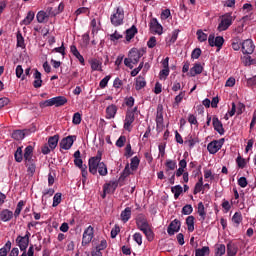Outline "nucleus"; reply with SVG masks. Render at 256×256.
Returning <instances> with one entry per match:
<instances>
[{
    "label": "nucleus",
    "instance_id": "1",
    "mask_svg": "<svg viewBox=\"0 0 256 256\" xmlns=\"http://www.w3.org/2000/svg\"><path fill=\"white\" fill-rule=\"evenodd\" d=\"M67 103V98L65 96H56L50 98L48 100L42 101L39 103V107L41 109H45V107H63Z\"/></svg>",
    "mask_w": 256,
    "mask_h": 256
},
{
    "label": "nucleus",
    "instance_id": "2",
    "mask_svg": "<svg viewBox=\"0 0 256 256\" xmlns=\"http://www.w3.org/2000/svg\"><path fill=\"white\" fill-rule=\"evenodd\" d=\"M124 20L125 10L121 6H118L116 11L110 16V22L114 27H120V25H123Z\"/></svg>",
    "mask_w": 256,
    "mask_h": 256
},
{
    "label": "nucleus",
    "instance_id": "3",
    "mask_svg": "<svg viewBox=\"0 0 256 256\" xmlns=\"http://www.w3.org/2000/svg\"><path fill=\"white\" fill-rule=\"evenodd\" d=\"M101 159H103V151L98 150L97 155L91 157L88 161L89 172L92 175H97L98 166L101 165Z\"/></svg>",
    "mask_w": 256,
    "mask_h": 256
},
{
    "label": "nucleus",
    "instance_id": "4",
    "mask_svg": "<svg viewBox=\"0 0 256 256\" xmlns=\"http://www.w3.org/2000/svg\"><path fill=\"white\" fill-rule=\"evenodd\" d=\"M233 25V16L230 13H226L222 16L221 21L218 25V31H227L228 27Z\"/></svg>",
    "mask_w": 256,
    "mask_h": 256
},
{
    "label": "nucleus",
    "instance_id": "5",
    "mask_svg": "<svg viewBox=\"0 0 256 256\" xmlns=\"http://www.w3.org/2000/svg\"><path fill=\"white\" fill-rule=\"evenodd\" d=\"M143 55H145V49L132 48L129 51L128 57L131 59L133 65H137Z\"/></svg>",
    "mask_w": 256,
    "mask_h": 256
},
{
    "label": "nucleus",
    "instance_id": "6",
    "mask_svg": "<svg viewBox=\"0 0 256 256\" xmlns=\"http://www.w3.org/2000/svg\"><path fill=\"white\" fill-rule=\"evenodd\" d=\"M225 143V138H221L219 140H213L207 146L208 152L211 155H215L218 151H220L221 147H223Z\"/></svg>",
    "mask_w": 256,
    "mask_h": 256
},
{
    "label": "nucleus",
    "instance_id": "7",
    "mask_svg": "<svg viewBox=\"0 0 256 256\" xmlns=\"http://www.w3.org/2000/svg\"><path fill=\"white\" fill-rule=\"evenodd\" d=\"M208 43L210 47H217L218 51H221L223 43H225V39L223 38V36H217L215 38V34H210L208 37Z\"/></svg>",
    "mask_w": 256,
    "mask_h": 256
},
{
    "label": "nucleus",
    "instance_id": "8",
    "mask_svg": "<svg viewBox=\"0 0 256 256\" xmlns=\"http://www.w3.org/2000/svg\"><path fill=\"white\" fill-rule=\"evenodd\" d=\"M94 234V228L93 226H88L83 233L82 236V246L85 247V245H89L91 241H93Z\"/></svg>",
    "mask_w": 256,
    "mask_h": 256
},
{
    "label": "nucleus",
    "instance_id": "9",
    "mask_svg": "<svg viewBox=\"0 0 256 256\" xmlns=\"http://www.w3.org/2000/svg\"><path fill=\"white\" fill-rule=\"evenodd\" d=\"M163 105L159 104L157 106L156 112V129L157 131H163L165 124H163Z\"/></svg>",
    "mask_w": 256,
    "mask_h": 256
},
{
    "label": "nucleus",
    "instance_id": "10",
    "mask_svg": "<svg viewBox=\"0 0 256 256\" xmlns=\"http://www.w3.org/2000/svg\"><path fill=\"white\" fill-rule=\"evenodd\" d=\"M253 51H255V44L253 43V40H244L242 42V53L244 55H252Z\"/></svg>",
    "mask_w": 256,
    "mask_h": 256
},
{
    "label": "nucleus",
    "instance_id": "11",
    "mask_svg": "<svg viewBox=\"0 0 256 256\" xmlns=\"http://www.w3.org/2000/svg\"><path fill=\"white\" fill-rule=\"evenodd\" d=\"M136 225L140 231H144L145 229L151 227L149 221H147V217H145L143 214H139L136 217Z\"/></svg>",
    "mask_w": 256,
    "mask_h": 256
},
{
    "label": "nucleus",
    "instance_id": "12",
    "mask_svg": "<svg viewBox=\"0 0 256 256\" xmlns=\"http://www.w3.org/2000/svg\"><path fill=\"white\" fill-rule=\"evenodd\" d=\"M75 139H77L76 136H68L63 138L60 142V148L64 149L65 151H68V149L73 147V143H75Z\"/></svg>",
    "mask_w": 256,
    "mask_h": 256
},
{
    "label": "nucleus",
    "instance_id": "13",
    "mask_svg": "<svg viewBox=\"0 0 256 256\" xmlns=\"http://www.w3.org/2000/svg\"><path fill=\"white\" fill-rule=\"evenodd\" d=\"M180 229H181V221H179L178 219H175L169 224L167 228V233L170 236L175 235V233H179Z\"/></svg>",
    "mask_w": 256,
    "mask_h": 256
},
{
    "label": "nucleus",
    "instance_id": "14",
    "mask_svg": "<svg viewBox=\"0 0 256 256\" xmlns=\"http://www.w3.org/2000/svg\"><path fill=\"white\" fill-rule=\"evenodd\" d=\"M150 31H151V33H155L156 35L163 34V26H161V24H159V21H157V18H153L150 21Z\"/></svg>",
    "mask_w": 256,
    "mask_h": 256
},
{
    "label": "nucleus",
    "instance_id": "15",
    "mask_svg": "<svg viewBox=\"0 0 256 256\" xmlns=\"http://www.w3.org/2000/svg\"><path fill=\"white\" fill-rule=\"evenodd\" d=\"M135 122V114L133 112H126L124 120V129L125 131H131V125Z\"/></svg>",
    "mask_w": 256,
    "mask_h": 256
},
{
    "label": "nucleus",
    "instance_id": "16",
    "mask_svg": "<svg viewBox=\"0 0 256 256\" xmlns=\"http://www.w3.org/2000/svg\"><path fill=\"white\" fill-rule=\"evenodd\" d=\"M212 125L214 127V130H216L219 135H225V128H223V122H221L217 116L213 117Z\"/></svg>",
    "mask_w": 256,
    "mask_h": 256
},
{
    "label": "nucleus",
    "instance_id": "17",
    "mask_svg": "<svg viewBox=\"0 0 256 256\" xmlns=\"http://www.w3.org/2000/svg\"><path fill=\"white\" fill-rule=\"evenodd\" d=\"M14 214L13 211L9 209H3L0 211V221H3L4 223H7L13 219Z\"/></svg>",
    "mask_w": 256,
    "mask_h": 256
},
{
    "label": "nucleus",
    "instance_id": "18",
    "mask_svg": "<svg viewBox=\"0 0 256 256\" xmlns=\"http://www.w3.org/2000/svg\"><path fill=\"white\" fill-rule=\"evenodd\" d=\"M16 243L20 251H27V247H29V240H27V238H23V236L20 235L16 238Z\"/></svg>",
    "mask_w": 256,
    "mask_h": 256
},
{
    "label": "nucleus",
    "instance_id": "19",
    "mask_svg": "<svg viewBox=\"0 0 256 256\" xmlns=\"http://www.w3.org/2000/svg\"><path fill=\"white\" fill-rule=\"evenodd\" d=\"M34 77V82H33V87L35 89H39L43 85V80L41 79V72L39 70L35 69V73L33 74Z\"/></svg>",
    "mask_w": 256,
    "mask_h": 256
},
{
    "label": "nucleus",
    "instance_id": "20",
    "mask_svg": "<svg viewBox=\"0 0 256 256\" xmlns=\"http://www.w3.org/2000/svg\"><path fill=\"white\" fill-rule=\"evenodd\" d=\"M105 192L115 193L117 187H119V181H110L103 185Z\"/></svg>",
    "mask_w": 256,
    "mask_h": 256
},
{
    "label": "nucleus",
    "instance_id": "21",
    "mask_svg": "<svg viewBox=\"0 0 256 256\" xmlns=\"http://www.w3.org/2000/svg\"><path fill=\"white\" fill-rule=\"evenodd\" d=\"M203 73V66L201 63H195L194 66L190 69V77H196V75H201Z\"/></svg>",
    "mask_w": 256,
    "mask_h": 256
},
{
    "label": "nucleus",
    "instance_id": "22",
    "mask_svg": "<svg viewBox=\"0 0 256 256\" xmlns=\"http://www.w3.org/2000/svg\"><path fill=\"white\" fill-rule=\"evenodd\" d=\"M24 161H25V163L35 161V158H33V146L29 145L25 148Z\"/></svg>",
    "mask_w": 256,
    "mask_h": 256
},
{
    "label": "nucleus",
    "instance_id": "23",
    "mask_svg": "<svg viewBox=\"0 0 256 256\" xmlns=\"http://www.w3.org/2000/svg\"><path fill=\"white\" fill-rule=\"evenodd\" d=\"M70 52L72 53V55H74V57H76V59H78L81 65H85V58H83V55H81V53L77 49V46L72 45L70 47Z\"/></svg>",
    "mask_w": 256,
    "mask_h": 256
},
{
    "label": "nucleus",
    "instance_id": "24",
    "mask_svg": "<svg viewBox=\"0 0 256 256\" xmlns=\"http://www.w3.org/2000/svg\"><path fill=\"white\" fill-rule=\"evenodd\" d=\"M115 115H117V106L112 104L106 108V119H115Z\"/></svg>",
    "mask_w": 256,
    "mask_h": 256
},
{
    "label": "nucleus",
    "instance_id": "25",
    "mask_svg": "<svg viewBox=\"0 0 256 256\" xmlns=\"http://www.w3.org/2000/svg\"><path fill=\"white\" fill-rule=\"evenodd\" d=\"M73 156H74V165L76 167H78L79 169L85 167V165H83V159H81V151L77 150Z\"/></svg>",
    "mask_w": 256,
    "mask_h": 256
},
{
    "label": "nucleus",
    "instance_id": "26",
    "mask_svg": "<svg viewBox=\"0 0 256 256\" xmlns=\"http://www.w3.org/2000/svg\"><path fill=\"white\" fill-rule=\"evenodd\" d=\"M239 248L237 245L233 244V242H229L227 244V256H237Z\"/></svg>",
    "mask_w": 256,
    "mask_h": 256
},
{
    "label": "nucleus",
    "instance_id": "27",
    "mask_svg": "<svg viewBox=\"0 0 256 256\" xmlns=\"http://www.w3.org/2000/svg\"><path fill=\"white\" fill-rule=\"evenodd\" d=\"M33 19H35V12L29 11L26 17L20 22V25H31Z\"/></svg>",
    "mask_w": 256,
    "mask_h": 256
},
{
    "label": "nucleus",
    "instance_id": "28",
    "mask_svg": "<svg viewBox=\"0 0 256 256\" xmlns=\"http://www.w3.org/2000/svg\"><path fill=\"white\" fill-rule=\"evenodd\" d=\"M146 85H147V81H145V78L143 76H138L136 78V84H135L136 91H141V89L145 88Z\"/></svg>",
    "mask_w": 256,
    "mask_h": 256
},
{
    "label": "nucleus",
    "instance_id": "29",
    "mask_svg": "<svg viewBox=\"0 0 256 256\" xmlns=\"http://www.w3.org/2000/svg\"><path fill=\"white\" fill-rule=\"evenodd\" d=\"M42 193V203L43 205H47V198L53 197V195H55V190L53 188H49L45 189Z\"/></svg>",
    "mask_w": 256,
    "mask_h": 256
},
{
    "label": "nucleus",
    "instance_id": "30",
    "mask_svg": "<svg viewBox=\"0 0 256 256\" xmlns=\"http://www.w3.org/2000/svg\"><path fill=\"white\" fill-rule=\"evenodd\" d=\"M123 223H127L131 219V207H126L120 214Z\"/></svg>",
    "mask_w": 256,
    "mask_h": 256
},
{
    "label": "nucleus",
    "instance_id": "31",
    "mask_svg": "<svg viewBox=\"0 0 256 256\" xmlns=\"http://www.w3.org/2000/svg\"><path fill=\"white\" fill-rule=\"evenodd\" d=\"M186 225H187L189 233H193L195 231V217L188 216L186 218Z\"/></svg>",
    "mask_w": 256,
    "mask_h": 256
},
{
    "label": "nucleus",
    "instance_id": "32",
    "mask_svg": "<svg viewBox=\"0 0 256 256\" xmlns=\"http://www.w3.org/2000/svg\"><path fill=\"white\" fill-rule=\"evenodd\" d=\"M165 173H169V170L170 171H175L176 167H177V162L175 160H171V159H168L166 160L165 162Z\"/></svg>",
    "mask_w": 256,
    "mask_h": 256
},
{
    "label": "nucleus",
    "instance_id": "33",
    "mask_svg": "<svg viewBox=\"0 0 256 256\" xmlns=\"http://www.w3.org/2000/svg\"><path fill=\"white\" fill-rule=\"evenodd\" d=\"M59 144V135H54L51 136L48 139V147H50V149H56L57 145Z\"/></svg>",
    "mask_w": 256,
    "mask_h": 256
},
{
    "label": "nucleus",
    "instance_id": "34",
    "mask_svg": "<svg viewBox=\"0 0 256 256\" xmlns=\"http://www.w3.org/2000/svg\"><path fill=\"white\" fill-rule=\"evenodd\" d=\"M36 19L38 21V23H45V21H47V19H49V14L47 13V11H39L36 15Z\"/></svg>",
    "mask_w": 256,
    "mask_h": 256
},
{
    "label": "nucleus",
    "instance_id": "35",
    "mask_svg": "<svg viewBox=\"0 0 256 256\" xmlns=\"http://www.w3.org/2000/svg\"><path fill=\"white\" fill-rule=\"evenodd\" d=\"M179 37V30H174L170 36V38H168L166 40V45L168 47H171V45H173V43H175V41H177V38Z\"/></svg>",
    "mask_w": 256,
    "mask_h": 256
},
{
    "label": "nucleus",
    "instance_id": "36",
    "mask_svg": "<svg viewBox=\"0 0 256 256\" xmlns=\"http://www.w3.org/2000/svg\"><path fill=\"white\" fill-rule=\"evenodd\" d=\"M232 222L235 224V227H239V225H241V223L243 222V215L241 214V212L234 213L232 217Z\"/></svg>",
    "mask_w": 256,
    "mask_h": 256
},
{
    "label": "nucleus",
    "instance_id": "37",
    "mask_svg": "<svg viewBox=\"0 0 256 256\" xmlns=\"http://www.w3.org/2000/svg\"><path fill=\"white\" fill-rule=\"evenodd\" d=\"M137 35V27L133 25L130 29L126 30V41H131Z\"/></svg>",
    "mask_w": 256,
    "mask_h": 256
},
{
    "label": "nucleus",
    "instance_id": "38",
    "mask_svg": "<svg viewBox=\"0 0 256 256\" xmlns=\"http://www.w3.org/2000/svg\"><path fill=\"white\" fill-rule=\"evenodd\" d=\"M171 191L174 194V199H179L181 193H183V187L181 185H176L171 187Z\"/></svg>",
    "mask_w": 256,
    "mask_h": 256
},
{
    "label": "nucleus",
    "instance_id": "39",
    "mask_svg": "<svg viewBox=\"0 0 256 256\" xmlns=\"http://www.w3.org/2000/svg\"><path fill=\"white\" fill-rule=\"evenodd\" d=\"M23 207H25V201L20 200L16 206V209L14 211V217L17 219L21 215V211H23Z\"/></svg>",
    "mask_w": 256,
    "mask_h": 256
},
{
    "label": "nucleus",
    "instance_id": "40",
    "mask_svg": "<svg viewBox=\"0 0 256 256\" xmlns=\"http://www.w3.org/2000/svg\"><path fill=\"white\" fill-rule=\"evenodd\" d=\"M142 232L144 233L148 241H153V239H155V233H153L151 226L148 228H145L144 230H142Z\"/></svg>",
    "mask_w": 256,
    "mask_h": 256
},
{
    "label": "nucleus",
    "instance_id": "41",
    "mask_svg": "<svg viewBox=\"0 0 256 256\" xmlns=\"http://www.w3.org/2000/svg\"><path fill=\"white\" fill-rule=\"evenodd\" d=\"M198 214L201 217L202 221H205V218L207 217V212H205V205H203V202L198 203Z\"/></svg>",
    "mask_w": 256,
    "mask_h": 256
},
{
    "label": "nucleus",
    "instance_id": "42",
    "mask_svg": "<svg viewBox=\"0 0 256 256\" xmlns=\"http://www.w3.org/2000/svg\"><path fill=\"white\" fill-rule=\"evenodd\" d=\"M130 175L131 168H129V164H127L119 177V181H125V179H127V177H129Z\"/></svg>",
    "mask_w": 256,
    "mask_h": 256
},
{
    "label": "nucleus",
    "instance_id": "43",
    "mask_svg": "<svg viewBox=\"0 0 256 256\" xmlns=\"http://www.w3.org/2000/svg\"><path fill=\"white\" fill-rule=\"evenodd\" d=\"M11 251V241H7L6 244L0 248V256H7V253Z\"/></svg>",
    "mask_w": 256,
    "mask_h": 256
},
{
    "label": "nucleus",
    "instance_id": "44",
    "mask_svg": "<svg viewBox=\"0 0 256 256\" xmlns=\"http://www.w3.org/2000/svg\"><path fill=\"white\" fill-rule=\"evenodd\" d=\"M99 175H101V177H105L107 176L108 170H107V165L105 164V162H101L97 168Z\"/></svg>",
    "mask_w": 256,
    "mask_h": 256
},
{
    "label": "nucleus",
    "instance_id": "45",
    "mask_svg": "<svg viewBox=\"0 0 256 256\" xmlns=\"http://www.w3.org/2000/svg\"><path fill=\"white\" fill-rule=\"evenodd\" d=\"M12 139H15L16 141H21L25 139V133L22 130H15L12 133Z\"/></svg>",
    "mask_w": 256,
    "mask_h": 256
},
{
    "label": "nucleus",
    "instance_id": "46",
    "mask_svg": "<svg viewBox=\"0 0 256 256\" xmlns=\"http://www.w3.org/2000/svg\"><path fill=\"white\" fill-rule=\"evenodd\" d=\"M227 251L225 244H218L215 248V256H223Z\"/></svg>",
    "mask_w": 256,
    "mask_h": 256
},
{
    "label": "nucleus",
    "instance_id": "47",
    "mask_svg": "<svg viewBox=\"0 0 256 256\" xmlns=\"http://www.w3.org/2000/svg\"><path fill=\"white\" fill-rule=\"evenodd\" d=\"M25 165L27 167V172L33 175L35 173V169H37V166L35 165V160H31V162H25Z\"/></svg>",
    "mask_w": 256,
    "mask_h": 256
},
{
    "label": "nucleus",
    "instance_id": "48",
    "mask_svg": "<svg viewBox=\"0 0 256 256\" xmlns=\"http://www.w3.org/2000/svg\"><path fill=\"white\" fill-rule=\"evenodd\" d=\"M92 71H101V61L97 59H92L90 61Z\"/></svg>",
    "mask_w": 256,
    "mask_h": 256
},
{
    "label": "nucleus",
    "instance_id": "49",
    "mask_svg": "<svg viewBox=\"0 0 256 256\" xmlns=\"http://www.w3.org/2000/svg\"><path fill=\"white\" fill-rule=\"evenodd\" d=\"M14 159L17 163H21V161H23V149H21V147H18L15 151Z\"/></svg>",
    "mask_w": 256,
    "mask_h": 256
},
{
    "label": "nucleus",
    "instance_id": "50",
    "mask_svg": "<svg viewBox=\"0 0 256 256\" xmlns=\"http://www.w3.org/2000/svg\"><path fill=\"white\" fill-rule=\"evenodd\" d=\"M62 197H63V194H61V192L56 193L53 197L52 207H58L59 205H61Z\"/></svg>",
    "mask_w": 256,
    "mask_h": 256
},
{
    "label": "nucleus",
    "instance_id": "51",
    "mask_svg": "<svg viewBox=\"0 0 256 256\" xmlns=\"http://www.w3.org/2000/svg\"><path fill=\"white\" fill-rule=\"evenodd\" d=\"M209 246H204L201 249H196L195 256H205L209 255Z\"/></svg>",
    "mask_w": 256,
    "mask_h": 256
},
{
    "label": "nucleus",
    "instance_id": "52",
    "mask_svg": "<svg viewBox=\"0 0 256 256\" xmlns=\"http://www.w3.org/2000/svg\"><path fill=\"white\" fill-rule=\"evenodd\" d=\"M185 97V91L180 92L174 99L173 107H179V103L183 101V98Z\"/></svg>",
    "mask_w": 256,
    "mask_h": 256
},
{
    "label": "nucleus",
    "instance_id": "53",
    "mask_svg": "<svg viewBox=\"0 0 256 256\" xmlns=\"http://www.w3.org/2000/svg\"><path fill=\"white\" fill-rule=\"evenodd\" d=\"M82 120H83V118L81 117V113H79V112L74 113V115L72 117L73 125H81Z\"/></svg>",
    "mask_w": 256,
    "mask_h": 256
},
{
    "label": "nucleus",
    "instance_id": "54",
    "mask_svg": "<svg viewBox=\"0 0 256 256\" xmlns=\"http://www.w3.org/2000/svg\"><path fill=\"white\" fill-rule=\"evenodd\" d=\"M196 35L198 37V41H200V43H204V41H207V34L204 33L203 30H197Z\"/></svg>",
    "mask_w": 256,
    "mask_h": 256
},
{
    "label": "nucleus",
    "instance_id": "55",
    "mask_svg": "<svg viewBox=\"0 0 256 256\" xmlns=\"http://www.w3.org/2000/svg\"><path fill=\"white\" fill-rule=\"evenodd\" d=\"M139 163H141V161L139 160V158L137 156H135L131 159L130 167H131L132 171H135L139 167Z\"/></svg>",
    "mask_w": 256,
    "mask_h": 256
},
{
    "label": "nucleus",
    "instance_id": "56",
    "mask_svg": "<svg viewBox=\"0 0 256 256\" xmlns=\"http://www.w3.org/2000/svg\"><path fill=\"white\" fill-rule=\"evenodd\" d=\"M23 66H21V65H18L17 67H16V77L18 78V79H22V81H25V75L23 74Z\"/></svg>",
    "mask_w": 256,
    "mask_h": 256
},
{
    "label": "nucleus",
    "instance_id": "57",
    "mask_svg": "<svg viewBox=\"0 0 256 256\" xmlns=\"http://www.w3.org/2000/svg\"><path fill=\"white\" fill-rule=\"evenodd\" d=\"M46 13H48V17H56V15H59V10L56 7H48Z\"/></svg>",
    "mask_w": 256,
    "mask_h": 256
},
{
    "label": "nucleus",
    "instance_id": "58",
    "mask_svg": "<svg viewBox=\"0 0 256 256\" xmlns=\"http://www.w3.org/2000/svg\"><path fill=\"white\" fill-rule=\"evenodd\" d=\"M111 80V75L105 76L99 83L100 89H105L107 87L109 81Z\"/></svg>",
    "mask_w": 256,
    "mask_h": 256
},
{
    "label": "nucleus",
    "instance_id": "59",
    "mask_svg": "<svg viewBox=\"0 0 256 256\" xmlns=\"http://www.w3.org/2000/svg\"><path fill=\"white\" fill-rule=\"evenodd\" d=\"M193 213V206L191 204H186L182 208V215H191Z\"/></svg>",
    "mask_w": 256,
    "mask_h": 256
},
{
    "label": "nucleus",
    "instance_id": "60",
    "mask_svg": "<svg viewBox=\"0 0 256 256\" xmlns=\"http://www.w3.org/2000/svg\"><path fill=\"white\" fill-rule=\"evenodd\" d=\"M126 142H127V137L122 135L116 141V147H119V148L125 147Z\"/></svg>",
    "mask_w": 256,
    "mask_h": 256
},
{
    "label": "nucleus",
    "instance_id": "61",
    "mask_svg": "<svg viewBox=\"0 0 256 256\" xmlns=\"http://www.w3.org/2000/svg\"><path fill=\"white\" fill-rule=\"evenodd\" d=\"M188 123H190V125H195V127H199V121H197V117L193 114H189Z\"/></svg>",
    "mask_w": 256,
    "mask_h": 256
},
{
    "label": "nucleus",
    "instance_id": "62",
    "mask_svg": "<svg viewBox=\"0 0 256 256\" xmlns=\"http://www.w3.org/2000/svg\"><path fill=\"white\" fill-rule=\"evenodd\" d=\"M133 239L137 243V245H143V235H141V233L136 232L133 235Z\"/></svg>",
    "mask_w": 256,
    "mask_h": 256
},
{
    "label": "nucleus",
    "instance_id": "63",
    "mask_svg": "<svg viewBox=\"0 0 256 256\" xmlns=\"http://www.w3.org/2000/svg\"><path fill=\"white\" fill-rule=\"evenodd\" d=\"M199 57H201V48H195L192 51L191 58L192 59H199Z\"/></svg>",
    "mask_w": 256,
    "mask_h": 256
},
{
    "label": "nucleus",
    "instance_id": "64",
    "mask_svg": "<svg viewBox=\"0 0 256 256\" xmlns=\"http://www.w3.org/2000/svg\"><path fill=\"white\" fill-rule=\"evenodd\" d=\"M124 155L129 158V157H133V150L131 148V144H127L125 147V153Z\"/></svg>",
    "mask_w": 256,
    "mask_h": 256
}]
</instances>
